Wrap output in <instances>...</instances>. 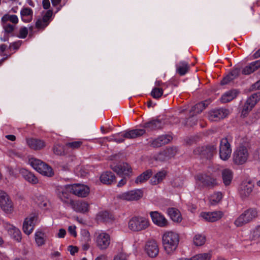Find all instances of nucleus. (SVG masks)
<instances>
[{"label":"nucleus","mask_w":260,"mask_h":260,"mask_svg":"<svg viewBox=\"0 0 260 260\" xmlns=\"http://www.w3.org/2000/svg\"><path fill=\"white\" fill-rule=\"evenodd\" d=\"M43 6L46 10L41 13V16L39 17L36 22V27L38 29H42L46 27L49 21V0H43Z\"/></svg>","instance_id":"0eeeda50"},{"label":"nucleus","mask_w":260,"mask_h":260,"mask_svg":"<svg viewBox=\"0 0 260 260\" xmlns=\"http://www.w3.org/2000/svg\"><path fill=\"white\" fill-rule=\"evenodd\" d=\"M209 103L210 102L209 101H205L197 104L191 109L190 113L193 112V113L191 114V116H193L194 115L202 112L208 106Z\"/></svg>","instance_id":"c9c22d12"},{"label":"nucleus","mask_w":260,"mask_h":260,"mask_svg":"<svg viewBox=\"0 0 260 260\" xmlns=\"http://www.w3.org/2000/svg\"><path fill=\"white\" fill-rule=\"evenodd\" d=\"M189 69V64L186 61H180L176 64V72L180 76H183L186 74Z\"/></svg>","instance_id":"58836bf2"},{"label":"nucleus","mask_w":260,"mask_h":260,"mask_svg":"<svg viewBox=\"0 0 260 260\" xmlns=\"http://www.w3.org/2000/svg\"><path fill=\"white\" fill-rule=\"evenodd\" d=\"M36 202L42 209H46L48 202L47 199L43 195L37 197Z\"/></svg>","instance_id":"49530a36"},{"label":"nucleus","mask_w":260,"mask_h":260,"mask_svg":"<svg viewBox=\"0 0 260 260\" xmlns=\"http://www.w3.org/2000/svg\"><path fill=\"white\" fill-rule=\"evenodd\" d=\"M68 251H70L71 255H74L75 253H77L78 251V248L76 246L70 245L68 247Z\"/></svg>","instance_id":"0e129e2a"},{"label":"nucleus","mask_w":260,"mask_h":260,"mask_svg":"<svg viewBox=\"0 0 260 260\" xmlns=\"http://www.w3.org/2000/svg\"><path fill=\"white\" fill-rule=\"evenodd\" d=\"M3 224L4 228L8 231L9 234H11L13 231V229L16 228L13 225L4 221H3Z\"/></svg>","instance_id":"680f3d73"},{"label":"nucleus","mask_w":260,"mask_h":260,"mask_svg":"<svg viewBox=\"0 0 260 260\" xmlns=\"http://www.w3.org/2000/svg\"><path fill=\"white\" fill-rule=\"evenodd\" d=\"M46 236L42 231H37L35 233V241L38 246H41L45 244Z\"/></svg>","instance_id":"79ce46f5"},{"label":"nucleus","mask_w":260,"mask_h":260,"mask_svg":"<svg viewBox=\"0 0 260 260\" xmlns=\"http://www.w3.org/2000/svg\"><path fill=\"white\" fill-rule=\"evenodd\" d=\"M51 2L54 9L50 10V19L52 17L53 13H56L58 12L61 7L60 5L61 0H51Z\"/></svg>","instance_id":"a18cd8bd"},{"label":"nucleus","mask_w":260,"mask_h":260,"mask_svg":"<svg viewBox=\"0 0 260 260\" xmlns=\"http://www.w3.org/2000/svg\"><path fill=\"white\" fill-rule=\"evenodd\" d=\"M20 15L24 22H29L32 19L33 11L29 8H23L20 11Z\"/></svg>","instance_id":"2f4dec72"},{"label":"nucleus","mask_w":260,"mask_h":260,"mask_svg":"<svg viewBox=\"0 0 260 260\" xmlns=\"http://www.w3.org/2000/svg\"><path fill=\"white\" fill-rule=\"evenodd\" d=\"M206 241V237L201 234H197L193 238V243L197 246H200L204 244Z\"/></svg>","instance_id":"de8ad7c7"},{"label":"nucleus","mask_w":260,"mask_h":260,"mask_svg":"<svg viewBox=\"0 0 260 260\" xmlns=\"http://www.w3.org/2000/svg\"><path fill=\"white\" fill-rule=\"evenodd\" d=\"M251 238L253 240H256L260 238V225L255 227L252 231Z\"/></svg>","instance_id":"13d9d810"},{"label":"nucleus","mask_w":260,"mask_h":260,"mask_svg":"<svg viewBox=\"0 0 260 260\" xmlns=\"http://www.w3.org/2000/svg\"><path fill=\"white\" fill-rule=\"evenodd\" d=\"M68 188L70 192L81 198L87 197L90 191L89 188L87 186L79 183L68 185Z\"/></svg>","instance_id":"9d476101"},{"label":"nucleus","mask_w":260,"mask_h":260,"mask_svg":"<svg viewBox=\"0 0 260 260\" xmlns=\"http://www.w3.org/2000/svg\"><path fill=\"white\" fill-rule=\"evenodd\" d=\"M249 153L247 149L244 146H240L234 151L233 160L235 164L240 165L246 162Z\"/></svg>","instance_id":"6e6552de"},{"label":"nucleus","mask_w":260,"mask_h":260,"mask_svg":"<svg viewBox=\"0 0 260 260\" xmlns=\"http://www.w3.org/2000/svg\"><path fill=\"white\" fill-rule=\"evenodd\" d=\"M145 133L143 129H135L125 132L124 134L118 133L111 136L109 141H114L117 143L124 142V139H134L142 136Z\"/></svg>","instance_id":"7ed1b4c3"},{"label":"nucleus","mask_w":260,"mask_h":260,"mask_svg":"<svg viewBox=\"0 0 260 260\" xmlns=\"http://www.w3.org/2000/svg\"><path fill=\"white\" fill-rule=\"evenodd\" d=\"M240 73V70L238 68H235L232 70L231 72L224 77L221 81V85H225L237 78Z\"/></svg>","instance_id":"c85d7f7f"},{"label":"nucleus","mask_w":260,"mask_h":260,"mask_svg":"<svg viewBox=\"0 0 260 260\" xmlns=\"http://www.w3.org/2000/svg\"><path fill=\"white\" fill-rule=\"evenodd\" d=\"M112 170L119 175L128 176L132 172L131 166L127 163H122L113 167Z\"/></svg>","instance_id":"b1692460"},{"label":"nucleus","mask_w":260,"mask_h":260,"mask_svg":"<svg viewBox=\"0 0 260 260\" xmlns=\"http://www.w3.org/2000/svg\"><path fill=\"white\" fill-rule=\"evenodd\" d=\"M197 180L206 186H214L216 184V179L206 174H200L197 176Z\"/></svg>","instance_id":"a878e982"},{"label":"nucleus","mask_w":260,"mask_h":260,"mask_svg":"<svg viewBox=\"0 0 260 260\" xmlns=\"http://www.w3.org/2000/svg\"><path fill=\"white\" fill-rule=\"evenodd\" d=\"M260 100V92H258L252 94L249 97L244 104L242 110V115L246 116L254 107L256 104Z\"/></svg>","instance_id":"ddd939ff"},{"label":"nucleus","mask_w":260,"mask_h":260,"mask_svg":"<svg viewBox=\"0 0 260 260\" xmlns=\"http://www.w3.org/2000/svg\"><path fill=\"white\" fill-rule=\"evenodd\" d=\"M163 91L162 88L154 87L151 91V95L153 98L158 99L162 96Z\"/></svg>","instance_id":"3c124183"},{"label":"nucleus","mask_w":260,"mask_h":260,"mask_svg":"<svg viewBox=\"0 0 260 260\" xmlns=\"http://www.w3.org/2000/svg\"><path fill=\"white\" fill-rule=\"evenodd\" d=\"M164 124L165 123L161 119H153L143 123L142 126L145 131H152L162 128Z\"/></svg>","instance_id":"f3484780"},{"label":"nucleus","mask_w":260,"mask_h":260,"mask_svg":"<svg viewBox=\"0 0 260 260\" xmlns=\"http://www.w3.org/2000/svg\"><path fill=\"white\" fill-rule=\"evenodd\" d=\"M172 137L168 135H161L149 141L150 145L153 147H159L169 143Z\"/></svg>","instance_id":"aec40b11"},{"label":"nucleus","mask_w":260,"mask_h":260,"mask_svg":"<svg viewBox=\"0 0 260 260\" xmlns=\"http://www.w3.org/2000/svg\"><path fill=\"white\" fill-rule=\"evenodd\" d=\"M155 87L162 88L163 89L166 88L167 87V85L166 83H162L161 81H156L155 82Z\"/></svg>","instance_id":"338daca9"},{"label":"nucleus","mask_w":260,"mask_h":260,"mask_svg":"<svg viewBox=\"0 0 260 260\" xmlns=\"http://www.w3.org/2000/svg\"><path fill=\"white\" fill-rule=\"evenodd\" d=\"M66 147L62 145H56L53 148L54 153L57 155H63L66 152Z\"/></svg>","instance_id":"6e6d98bb"},{"label":"nucleus","mask_w":260,"mask_h":260,"mask_svg":"<svg viewBox=\"0 0 260 260\" xmlns=\"http://www.w3.org/2000/svg\"><path fill=\"white\" fill-rule=\"evenodd\" d=\"M113 260H127L124 255L120 254L116 256Z\"/></svg>","instance_id":"774afa93"},{"label":"nucleus","mask_w":260,"mask_h":260,"mask_svg":"<svg viewBox=\"0 0 260 260\" xmlns=\"http://www.w3.org/2000/svg\"><path fill=\"white\" fill-rule=\"evenodd\" d=\"M8 21L14 24H17L18 22V19L16 15L5 14L2 18V22H6Z\"/></svg>","instance_id":"09e8293b"},{"label":"nucleus","mask_w":260,"mask_h":260,"mask_svg":"<svg viewBox=\"0 0 260 260\" xmlns=\"http://www.w3.org/2000/svg\"><path fill=\"white\" fill-rule=\"evenodd\" d=\"M71 206L77 212L86 213L89 210V204L85 201H73Z\"/></svg>","instance_id":"393cba45"},{"label":"nucleus","mask_w":260,"mask_h":260,"mask_svg":"<svg viewBox=\"0 0 260 260\" xmlns=\"http://www.w3.org/2000/svg\"><path fill=\"white\" fill-rule=\"evenodd\" d=\"M145 249L146 253L150 257H154L158 254V247L156 241L154 240L148 241L145 245Z\"/></svg>","instance_id":"412c9836"},{"label":"nucleus","mask_w":260,"mask_h":260,"mask_svg":"<svg viewBox=\"0 0 260 260\" xmlns=\"http://www.w3.org/2000/svg\"><path fill=\"white\" fill-rule=\"evenodd\" d=\"M70 190L68 188V185H66L63 188H61L58 193V197L60 200L67 205L71 206L73 200L71 198Z\"/></svg>","instance_id":"4be33fe9"},{"label":"nucleus","mask_w":260,"mask_h":260,"mask_svg":"<svg viewBox=\"0 0 260 260\" xmlns=\"http://www.w3.org/2000/svg\"><path fill=\"white\" fill-rule=\"evenodd\" d=\"M211 258L210 253H203L196 254L189 259L190 260H210Z\"/></svg>","instance_id":"c03bdc74"},{"label":"nucleus","mask_w":260,"mask_h":260,"mask_svg":"<svg viewBox=\"0 0 260 260\" xmlns=\"http://www.w3.org/2000/svg\"><path fill=\"white\" fill-rule=\"evenodd\" d=\"M27 144L30 148L34 150L41 149L45 146V143L43 141L37 139H27Z\"/></svg>","instance_id":"7c9ffc66"},{"label":"nucleus","mask_w":260,"mask_h":260,"mask_svg":"<svg viewBox=\"0 0 260 260\" xmlns=\"http://www.w3.org/2000/svg\"><path fill=\"white\" fill-rule=\"evenodd\" d=\"M3 23V28L5 32L7 34H10L13 31L14 29V26L10 23H8L7 22Z\"/></svg>","instance_id":"bf43d9fd"},{"label":"nucleus","mask_w":260,"mask_h":260,"mask_svg":"<svg viewBox=\"0 0 260 260\" xmlns=\"http://www.w3.org/2000/svg\"><path fill=\"white\" fill-rule=\"evenodd\" d=\"M94 240L97 247L101 250L106 249L110 243V237L103 231H98L94 234Z\"/></svg>","instance_id":"39448f33"},{"label":"nucleus","mask_w":260,"mask_h":260,"mask_svg":"<svg viewBox=\"0 0 260 260\" xmlns=\"http://www.w3.org/2000/svg\"><path fill=\"white\" fill-rule=\"evenodd\" d=\"M233 172L228 169H225L222 171V178L224 184L225 186L230 185L233 179Z\"/></svg>","instance_id":"ea45409f"},{"label":"nucleus","mask_w":260,"mask_h":260,"mask_svg":"<svg viewBox=\"0 0 260 260\" xmlns=\"http://www.w3.org/2000/svg\"><path fill=\"white\" fill-rule=\"evenodd\" d=\"M232 148L226 138L220 140L219 146V156L223 160H228L231 156Z\"/></svg>","instance_id":"4468645a"},{"label":"nucleus","mask_w":260,"mask_h":260,"mask_svg":"<svg viewBox=\"0 0 260 260\" xmlns=\"http://www.w3.org/2000/svg\"><path fill=\"white\" fill-rule=\"evenodd\" d=\"M167 172L165 170H161L157 172L150 180L151 184L153 185L160 183L166 177Z\"/></svg>","instance_id":"f704fd0d"},{"label":"nucleus","mask_w":260,"mask_h":260,"mask_svg":"<svg viewBox=\"0 0 260 260\" xmlns=\"http://www.w3.org/2000/svg\"><path fill=\"white\" fill-rule=\"evenodd\" d=\"M223 216L222 212L215 211L212 212H202L200 216L205 220L209 222H215L220 219Z\"/></svg>","instance_id":"5701e85b"},{"label":"nucleus","mask_w":260,"mask_h":260,"mask_svg":"<svg viewBox=\"0 0 260 260\" xmlns=\"http://www.w3.org/2000/svg\"><path fill=\"white\" fill-rule=\"evenodd\" d=\"M9 234L11 235L12 238L17 242H20L21 241V233L17 228L16 227L13 229V231H12V233Z\"/></svg>","instance_id":"864d4df0"},{"label":"nucleus","mask_w":260,"mask_h":260,"mask_svg":"<svg viewBox=\"0 0 260 260\" xmlns=\"http://www.w3.org/2000/svg\"><path fill=\"white\" fill-rule=\"evenodd\" d=\"M100 180L104 184H110L115 181V176L111 172H106L101 175Z\"/></svg>","instance_id":"e433bc0d"},{"label":"nucleus","mask_w":260,"mask_h":260,"mask_svg":"<svg viewBox=\"0 0 260 260\" xmlns=\"http://www.w3.org/2000/svg\"><path fill=\"white\" fill-rule=\"evenodd\" d=\"M260 67V60H256L246 66L242 70L244 75H249L253 73Z\"/></svg>","instance_id":"72a5a7b5"},{"label":"nucleus","mask_w":260,"mask_h":260,"mask_svg":"<svg viewBox=\"0 0 260 260\" xmlns=\"http://www.w3.org/2000/svg\"><path fill=\"white\" fill-rule=\"evenodd\" d=\"M22 43V41L19 40L11 43L10 44V47L13 48L14 50H17L19 48Z\"/></svg>","instance_id":"e2e57ef3"},{"label":"nucleus","mask_w":260,"mask_h":260,"mask_svg":"<svg viewBox=\"0 0 260 260\" xmlns=\"http://www.w3.org/2000/svg\"><path fill=\"white\" fill-rule=\"evenodd\" d=\"M143 191L142 189H136L121 193L117 196V198L127 201H137L142 198Z\"/></svg>","instance_id":"f8f14e48"},{"label":"nucleus","mask_w":260,"mask_h":260,"mask_svg":"<svg viewBox=\"0 0 260 260\" xmlns=\"http://www.w3.org/2000/svg\"><path fill=\"white\" fill-rule=\"evenodd\" d=\"M162 241L165 250L170 254L174 251L178 247L179 236L172 231L167 232L162 236Z\"/></svg>","instance_id":"f257e3e1"},{"label":"nucleus","mask_w":260,"mask_h":260,"mask_svg":"<svg viewBox=\"0 0 260 260\" xmlns=\"http://www.w3.org/2000/svg\"><path fill=\"white\" fill-rule=\"evenodd\" d=\"M83 142L81 141H74L66 143L65 147L66 148L76 149L80 148Z\"/></svg>","instance_id":"603ef678"},{"label":"nucleus","mask_w":260,"mask_h":260,"mask_svg":"<svg viewBox=\"0 0 260 260\" xmlns=\"http://www.w3.org/2000/svg\"><path fill=\"white\" fill-rule=\"evenodd\" d=\"M28 34V29L26 27L20 28L18 37L21 39H24Z\"/></svg>","instance_id":"052dcab7"},{"label":"nucleus","mask_w":260,"mask_h":260,"mask_svg":"<svg viewBox=\"0 0 260 260\" xmlns=\"http://www.w3.org/2000/svg\"><path fill=\"white\" fill-rule=\"evenodd\" d=\"M38 216L35 214H30L25 218L22 230L25 234L29 235L32 233L38 221Z\"/></svg>","instance_id":"9b49d317"},{"label":"nucleus","mask_w":260,"mask_h":260,"mask_svg":"<svg viewBox=\"0 0 260 260\" xmlns=\"http://www.w3.org/2000/svg\"><path fill=\"white\" fill-rule=\"evenodd\" d=\"M238 93V92L236 89L228 91L222 95L220 99L221 102L223 103L229 102L234 99Z\"/></svg>","instance_id":"4c0bfd02"},{"label":"nucleus","mask_w":260,"mask_h":260,"mask_svg":"<svg viewBox=\"0 0 260 260\" xmlns=\"http://www.w3.org/2000/svg\"><path fill=\"white\" fill-rule=\"evenodd\" d=\"M240 73V70L238 68H235L232 70L231 72L224 77L221 81V85H225L237 78Z\"/></svg>","instance_id":"c756f323"},{"label":"nucleus","mask_w":260,"mask_h":260,"mask_svg":"<svg viewBox=\"0 0 260 260\" xmlns=\"http://www.w3.org/2000/svg\"><path fill=\"white\" fill-rule=\"evenodd\" d=\"M150 216L153 222L160 226L165 227L168 225V221L164 216L157 211L150 212Z\"/></svg>","instance_id":"6ab92c4d"},{"label":"nucleus","mask_w":260,"mask_h":260,"mask_svg":"<svg viewBox=\"0 0 260 260\" xmlns=\"http://www.w3.org/2000/svg\"><path fill=\"white\" fill-rule=\"evenodd\" d=\"M240 73V70L238 68H235L232 70L231 72L224 77L221 81V85H225L237 78Z\"/></svg>","instance_id":"cd10ccee"},{"label":"nucleus","mask_w":260,"mask_h":260,"mask_svg":"<svg viewBox=\"0 0 260 260\" xmlns=\"http://www.w3.org/2000/svg\"><path fill=\"white\" fill-rule=\"evenodd\" d=\"M68 231L71 235H73L74 237L77 236V233L76 232V226L71 225L68 228Z\"/></svg>","instance_id":"69168bd1"},{"label":"nucleus","mask_w":260,"mask_h":260,"mask_svg":"<svg viewBox=\"0 0 260 260\" xmlns=\"http://www.w3.org/2000/svg\"><path fill=\"white\" fill-rule=\"evenodd\" d=\"M222 198V193L220 192H217L210 196V202L212 205H215L220 202Z\"/></svg>","instance_id":"8fccbe9b"},{"label":"nucleus","mask_w":260,"mask_h":260,"mask_svg":"<svg viewBox=\"0 0 260 260\" xmlns=\"http://www.w3.org/2000/svg\"><path fill=\"white\" fill-rule=\"evenodd\" d=\"M28 163L38 173L43 176H48L49 166L47 164L34 157L29 159Z\"/></svg>","instance_id":"1a4fd4ad"},{"label":"nucleus","mask_w":260,"mask_h":260,"mask_svg":"<svg viewBox=\"0 0 260 260\" xmlns=\"http://www.w3.org/2000/svg\"><path fill=\"white\" fill-rule=\"evenodd\" d=\"M81 242H89L91 240L89 232L86 230H83L81 232Z\"/></svg>","instance_id":"4d7b16f0"},{"label":"nucleus","mask_w":260,"mask_h":260,"mask_svg":"<svg viewBox=\"0 0 260 260\" xmlns=\"http://www.w3.org/2000/svg\"><path fill=\"white\" fill-rule=\"evenodd\" d=\"M228 114V111L223 108L213 109L208 113V118L210 121H217L225 118Z\"/></svg>","instance_id":"dca6fc26"},{"label":"nucleus","mask_w":260,"mask_h":260,"mask_svg":"<svg viewBox=\"0 0 260 260\" xmlns=\"http://www.w3.org/2000/svg\"><path fill=\"white\" fill-rule=\"evenodd\" d=\"M0 207L7 214H11L14 210L13 202L9 195L3 190H0Z\"/></svg>","instance_id":"423d86ee"},{"label":"nucleus","mask_w":260,"mask_h":260,"mask_svg":"<svg viewBox=\"0 0 260 260\" xmlns=\"http://www.w3.org/2000/svg\"><path fill=\"white\" fill-rule=\"evenodd\" d=\"M253 187L254 185L250 181L243 182L239 190L241 198L244 199L248 197L251 193Z\"/></svg>","instance_id":"a211bd4d"},{"label":"nucleus","mask_w":260,"mask_h":260,"mask_svg":"<svg viewBox=\"0 0 260 260\" xmlns=\"http://www.w3.org/2000/svg\"><path fill=\"white\" fill-rule=\"evenodd\" d=\"M216 147L214 145H208L199 147L194 150L196 155H200L207 158H211L215 152Z\"/></svg>","instance_id":"2eb2a0df"},{"label":"nucleus","mask_w":260,"mask_h":260,"mask_svg":"<svg viewBox=\"0 0 260 260\" xmlns=\"http://www.w3.org/2000/svg\"><path fill=\"white\" fill-rule=\"evenodd\" d=\"M111 216L107 211L100 212L96 215V220L99 222H107L111 219Z\"/></svg>","instance_id":"37998d69"},{"label":"nucleus","mask_w":260,"mask_h":260,"mask_svg":"<svg viewBox=\"0 0 260 260\" xmlns=\"http://www.w3.org/2000/svg\"><path fill=\"white\" fill-rule=\"evenodd\" d=\"M20 172L24 179L29 183L32 184H36L39 182V180L35 174L27 170L22 169Z\"/></svg>","instance_id":"bb28decb"},{"label":"nucleus","mask_w":260,"mask_h":260,"mask_svg":"<svg viewBox=\"0 0 260 260\" xmlns=\"http://www.w3.org/2000/svg\"><path fill=\"white\" fill-rule=\"evenodd\" d=\"M168 156L167 152L165 151H161L154 156V159L157 161L162 162L167 159Z\"/></svg>","instance_id":"5fc2aeb1"},{"label":"nucleus","mask_w":260,"mask_h":260,"mask_svg":"<svg viewBox=\"0 0 260 260\" xmlns=\"http://www.w3.org/2000/svg\"><path fill=\"white\" fill-rule=\"evenodd\" d=\"M258 216V212L254 208L244 210L235 220L234 224L237 228L242 227L254 221Z\"/></svg>","instance_id":"f03ea898"},{"label":"nucleus","mask_w":260,"mask_h":260,"mask_svg":"<svg viewBox=\"0 0 260 260\" xmlns=\"http://www.w3.org/2000/svg\"><path fill=\"white\" fill-rule=\"evenodd\" d=\"M149 225V221L145 217L134 216L128 221V226L133 232H139L147 229Z\"/></svg>","instance_id":"20e7f679"},{"label":"nucleus","mask_w":260,"mask_h":260,"mask_svg":"<svg viewBox=\"0 0 260 260\" xmlns=\"http://www.w3.org/2000/svg\"><path fill=\"white\" fill-rule=\"evenodd\" d=\"M167 213L171 219L174 222H180L182 220V217L179 211L174 208H169Z\"/></svg>","instance_id":"473e14b6"},{"label":"nucleus","mask_w":260,"mask_h":260,"mask_svg":"<svg viewBox=\"0 0 260 260\" xmlns=\"http://www.w3.org/2000/svg\"><path fill=\"white\" fill-rule=\"evenodd\" d=\"M152 175V172L148 170L137 177L135 183L137 184L142 183L147 181Z\"/></svg>","instance_id":"a19ab883"}]
</instances>
